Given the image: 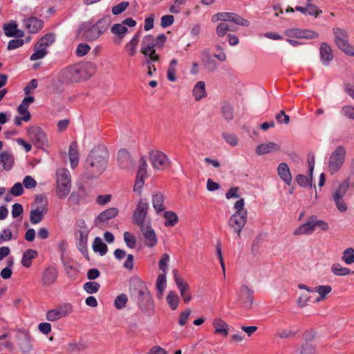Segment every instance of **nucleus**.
<instances>
[{"label":"nucleus","mask_w":354,"mask_h":354,"mask_svg":"<svg viewBox=\"0 0 354 354\" xmlns=\"http://www.w3.org/2000/svg\"><path fill=\"white\" fill-rule=\"evenodd\" d=\"M109 160V152L103 145L93 148L88 155L86 162V169L94 176L101 175L106 169Z\"/></svg>","instance_id":"nucleus-1"},{"label":"nucleus","mask_w":354,"mask_h":354,"mask_svg":"<svg viewBox=\"0 0 354 354\" xmlns=\"http://www.w3.org/2000/svg\"><path fill=\"white\" fill-rule=\"evenodd\" d=\"M94 73V67L91 64H76L62 69L59 78L64 83H76L90 78Z\"/></svg>","instance_id":"nucleus-2"},{"label":"nucleus","mask_w":354,"mask_h":354,"mask_svg":"<svg viewBox=\"0 0 354 354\" xmlns=\"http://www.w3.org/2000/svg\"><path fill=\"white\" fill-rule=\"evenodd\" d=\"M111 19L104 17L97 21L82 24L78 30V36L84 40L93 41L100 38L109 28Z\"/></svg>","instance_id":"nucleus-3"},{"label":"nucleus","mask_w":354,"mask_h":354,"mask_svg":"<svg viewBox=\"0 0 354 354\" xmlns=\"http://www.w3.org/2000/svg\"><path fill=\"white\" fill-rule=\"evenodd\" d=\"M212 22H217L221 21V22L217 26L216 33L219 37H223L225 35L228 30H234L227 22H234L237 25L242 26H249V21L241 17L234 13L230 12H219L214 15L212 17Z\"/></svg>","instance_id":"nucleus-4"},{"label":"nucleus","mask_w":354,"mask_h":354,"mask_svg":"<svg viewBox=\"0 0 354 354\" xmlns=\"http://www.w3.org/2000/svg\"><path fill=\"white\" fill-rule=\"evenodd\" d=\"M235 212L228 219L229 226L240 236L247 223L248 211L245 208V200L240 198L234 205Z\"/></svg>","instance_id":"nucleus-5"},{"label":"nucleus","mask_w":354,"mask_h":354,"mask_svg":"<svg viewBox=\"0 0 354 354\" xmlns=\"http://www.w3.org/2000/svg\"><path fill=\"white\" fill-rule=\"evenodd\" d=\"M56 195L59 199H64L71 189L70 172L66 168H60L56 173Z\"/></svg>","instance_id":"nucleus-6"},{"label":"nucleus","mask_w":354,"mask_h":354,"mask_svg":"<svg viewBox=\"0 0 354 354\" xmlns=\"http://www.w3.org/2000/svg\"><path fill=\"white\" fill-rule=\"evenodd\" d=\"M284 35L286 37V41L293 46L303 44L299 41L298 39H313L317 38L319 36L318 33L313 30L295 28L286 30Z\"/></svg>","instance_id":"nucleus-7"},{"label":"nucleus","mask_w":354,"mask_h":354,"mask_svg":"<svg viewBox=\"0 0 354 354\" xmlns=\"http://www.w3.org/2000/svg\"><path fill=\"white\" fill-rule=\"evenodd\" d=\"M333 33L337 47L347 55L354 57V47L348 42L347 32L340 28H334Z\"/></svg>","instance_id":"nucleus-8"},{"label":"nucleus","mask_w":354,"mask_h":354,"mask_svg":"<svg viewBox=\"0 0 354 354\" xmlns=\"http://www.w3.org/2000/svg\"><path fill=\"white\" fill-rule=\"evenodd\" d=\"M350 185V180L345 179L338 185L333 192V199L337 209L341 212H345L347 210V205L344 201V197L349 189Z\"/></svg>","instance_id":"nucleus-9"},{"label":"nucleus","mask_w":354,"mask_h":354,"mask_svg":"<svg viewBox=\"0 0 354 354\" xmlns=\"http://www.w3.org/2000/svg\"><path fill=\"white\" fill-rule=\"evenodd\" d=\"M346 149L339 146L332 152L328 159V171L331 174L337 172L344 163L346 158Z\"/></svg>","instance_id":"nucleus-10"},{"label":"nucleus","mask_w":354,"mask_h":354,"mask_svg":"<svg viewBox=\"0 0 354 354\" xmlns=\"http://www.w3.org/2000/svg\"><path fill=\"white\" fill-rule=\"evenodd\" d=\"M149 161L155 170L165 171L169 168L171 161L161 151L152 150L149 153Z\"/></svg>","instance_id":"nucleus-11"},{"label":"nucleus","mask_w":354,"mask_h":354,"mask_svg":"<svg viewBox=\"0 0 354 354\" xmlns=\"http://www.w3.org/2000/svg\"><path fill=\"white\" fill-rule=\"evenodd\" d=\"M236 302L245 310L250 309L254 303V291L248 285L243 284L237 294Z\"/></svg>","instance_id":"nucleus-12"},{"label":"nucleus","mask_w":354,"mask_h":354,"mask_svg":"<svg viewBox=\"0 0 354 354\" xmlns=\"http://www.w3.org/2000/svg\"><path fill=\"white\" fill-rule=\"evenodd\" d=\"M27 136L34 145L41 149L48 147L47 136L39 127L32 126L28 129Z\"/></svg>","instance_id":"nucleus-13"},{"label":"nucleus","mask_w":354,"mask_h":354,"mask_svg":"<svg viewBox=\"0 0 354 354\" xmlns=\"http://www.w3.org/2000/svg\"><path fill=\"white\" fill-rule=\"evenodd\" d=\"M36 207L30 211V220L32 224L40 223L48 211V201L42 196H37Z\"/></svg>","instance_id":"nucleus-14"},{"label":"nucleus","mask_w":354,"mask_h":354,"mask_svg":"<svg viewBox=\"0 0 354 354\" xmlns=\"http://www.w3.org/2000/svg\"><path fill=\"white\" fill-rule=\"evenodd\" d=\"M149 204L146 199H140L133 212L132 221L134 224L142 227L146 225L145 219L148 213Z\"/></svg>","instance_id":"nucleus-15"},{"label":"nucleus","mask_w":354,"mask_h":354,"mask_svg":"<svg viewBox=\"0 0 354 354\" xmlns=\"http://www.w3.org/2000/svg\"><path fill=\"white\" fill-rule=\"evenodd\" d=\"M73 310V306L69 303H65L53 309L48 310L46 314V319L49 322H56L69 315Z\"/></svg>","instance_id":"nucleus-16"},{"label":"nucleus","mask_w":354,"mask_h":354,"mask_svg":"<svg viewBox=\"0 0 354 354\" xmlns=\"http://www.w3.org/2000/svg\"><path fill=\"white\" fill-rule=\"evenodd\" d=\"M166 36L164 34H160L156 37L151 35H147L142 38L140 52L153 48H162L166 42Z\"/></svg>","instance_id":"nucleus-17"},{"label":"nucleus","mask_w":354,"mask_h":354,"mask_svg":"<svg viewBox=\"0 0 354 354\" xmlns=\"http://www.w3.org/2000/svg\"><path fill=\"white\" fill-rule=\"evenodd\" d=\"M295 11L300 12L305 16L309 15L315 17L322 12L317 6L311 3V0H307L305 6H296L295 8L288 6L285 10L286 13H293Z\"/></svg>","instance_id":"nucleus-18"},{"label":"nucleus","mask_w":354,"mask_h":354,"mask_svg":"<svg viewBox=\"0 0 354 354\" xmlns=\"http://www.w3.org/2000/svg\"><path fill=\"white\" fill-rule=\"evenodd\" d=\"M58 270L54 266L46 268L41 274L40 283L42 286L50 287L56 283Z\"/></svg>","instance_id":"nucleus-19"},{"label":"nucleus","mask_w":354,"mask_h":354,"mask_svg":"<svg viewBox=\"0 0 354 354\" xmlns=\"http://www.w3.org/2000/svg\"><path fill=\"white\" fill-rule=\"evenodd\" d=\"M174 279L184 303L188 304L192 299L189 284L178 276L177 272L174 274Z\"/></svg>","instance_id":"nucleus-20"},{"label":"nucleus","mask_w":354,"mask_h":354,"mask_svg":"<svg viewBox=\"0 0 354 354\" xmlns=\"http://www.w3.org/2000/svg\"><path fill=\"white\" fill-rule=\"evenodd\" d=\"M147 175V162L144 158L139 160L138 169L136 175V179L134 185V191H140L145 184V180Z\"/></svg>","instance_id":"nucleus-21"},{"label":"nucleus","mask_w":354,"mask_h":354,"mask_svg":"<svg viewBox=\"0 0 354 354\" xmlns=\"http://www.w3.org/2000/svg\"><path fill=\"white\" fill-rule=\"evenodd\" d=\"M140 227L144 236L145 245L150 248L155 247L158 243V238L151 225L147 223Z\"/></svg>","instance_id":"nucleus-22"},{"label":"nucleus","mask_w":354,"mask_h":354,"mask_svg":"<svg viewBox=\"0 0 354 354\" xmlns=\"http://www.w3.org/2000/svg\"><path fill=\"white\" fill-rule=\"evenodd\" d=\"M118 214V209L116 207L109 208L101 212L95 220V225L99 227H102L109 220L115 218Z\"/></svg>","instance_id":"nucleus-23"},{"label":"nucleus","mask_w":354,"mask_h":354,"mask_svg":"<svg viewBox=\"0 0 354 354\" xmlns=\"http://www.w3.org/2000/svg\"><path fill=\"white\" fill-rule=\"evenodd\" d=\"M24 25L30 33H37L43 28L44 22L35 17L24 20Z\"/></svg>","instance_id":"nucleus-24"},{"label":"nucleus","mask_w":354,"mask_h":354,"mask_svg":"<svg viewBox=\"0 0 354 354\" xmlns=\"http://www.w3.org/2000/svg\"><path fill=\"white\" fill-rule=\"evenodd\" d=\"M5 35L8 37L24 36V32L18 29V25L15 21H10L3 26Z\"/></svg>","instance_id":"nucleus-25"},{"label":"nucleus","mask_w":354,"mask_h":354,"mask_svg":"<svg viewBox=\"0 0 354 354\" xmlns=\"http://www.w3.org/2000/svg\"><path fill=\"white\" fill-rule=\"evenodd\" d=\"M314 218L313 216L308 218L307 221L299 225L295 231V235H308L311 234L315 230Z\"/></svg>","instance_id":"nucleus-26"},{"label":"nucleus","mask_w":354,"mask_h":354,"mask_svg":"<svg viewBox=\"0 0 354 354\" xmlns=\"http://www.w3.org/2000/svg\"><path fill=\"white\" fill-rule=\"evenodd\" d=\"M315 337V333L310 332L306 333L305 339L306 342L301 346V352L304 354H315L316 352L317 344L313 342Z\"/></svg>","instance_id":"nucleus-27"},{"label":"nucleus","mask_w":354,"mask_h":354,"mask_svg":"<svg viewBox=\"0 0 354 354\" xmlns=\"http://www.w3.org/2000/svg\"><path fill=\"white\" fill-rule=\"evenodd\" d=\"M212 326L214 328V333L216 335L227 337L229 333V325L221 318H215L212 321Z\"/></svg>","instance_id":"nucleus-28"},{"label":"nucleus","mask_w":354,"mask_h":354,"mask_svg":"<svg viewBox=\"0 0 354 354\" xmlns=\"http://www.w3.org/2000/svg\"><path fill=\"white\" fill-rule=\"evenodd\" d=\"M280 150V146L273 142H269L266 143H261L256 147V153L258 155H265L273 152H276Z\"/></svg>","instance_id":"nucleus-29"},{"label":"nucleus","mask_w":354,"mask_h":354,"mask_svg":"<svg viewBox=\"0 0 354 354\" xmlns=\"http://www.w3.org/2000/svg\"><path fill=\"white\" fill-rule=\"evenodd\" d=\"M0 163L3 169L10 171L15 165V157L12 152L3 151L0 153Z\"/></svg>","instance_id":"nucleus-30"},{"label":"nucleus","mask_w":354,"mask_h":354,"mask_svg":"<svg viewBox=\"0 0 354 354\" xmlns=\"http://www.w3.org/2000/svg\"><path fill=\"white\" fill-rule=\"evenodd\" d=\"M319 55L323 64L328 65L333 59L331 47L326 43H322L319 48Z\"/></svg>","instance_id":"nucleus-31"},{"label":"nucleus","mask_w":354,"mask_h":354,"mask_svg":"<svg viewBox=\"0 0 354 354\" xmlns=\"http://www.w3.org/2000/svg\"><path fill=\"white\" fill-rule=\"evenodd\" d=\"M277 173L280 178L288 185L292 183V175L288 165L285 162H281L278 165Z\"/></svg>","instance_id":"nucleus-32"},{"label":"nucleus","mask_w":354,"mask_h":354,"mask_svg":"<svg viewBox=\"0 0 354 354\" xmlns=\"http://www.w3.org/2000/svg\"><path fill=\"white\" fill-rule=\"evenodd\" d=\"M140 41L139 33H136L133 37L124 45V50L130 57H133L137 53L138 46Z\"/></svg>","instance_id":"nucleus-33"},{"label":"nucleus","mask_w":354,"mask_h":354,"mask_svg":"<svg viewBox=\"0 0 354 354\" xmlns=\"http://www.w3.org/2000/svg\"><path fill=\"white\" fill-rule=\"evenodd\" d=\"M68 156L71 167L72 169L76 168L79 163L80 154L78 151L77 145L75 142H73L70 145L68 150Z\"/></svg>","instance_id":"nucleus-34"},{"label":"nucleus","mask_w":354,"mask_h":354,"mask_svg":"<svg viewBox=\"0 0 354 354\" xmlns=\"http://www.w3.org/2000/svg\"><path fill=\"white\" fill-rule=\"evenodd\" d=\"M111 32L116 37L118 42L120 43L127 34L128 28L122 23L115 24L111 28Z\"/></svg>","instance_id":"nucleus-35"},{"label":"nucleus","mask_w":354,"mask_h":354,"mask_svg":"<svg viewBox=\"0 0 354 354\" xmlns=\"http://www.w3.org/2000/svg\"><path fill=\"white\" fill-rule=\"evenodd\" d=\"M332 291V287L329 285H319L313 288V292L318 293L319 296L315 299V302L319 303L326 299L327 295Z\"/></svg>","instance_id":"nucleus-36"},{"label":"nucleus","mask_w":354,"mask_h":354,"mask_svg":"<svg viewBox=\"0 0 354 354\" xmlns=\"http://www.w3.org/2000/svg\"><path fill=\"white\" fill-rule=\"evenodd\" d=\"M331 272L337 277H346L354 274V271H351L350 268L343 266L339 263H335L331 266Z\"/></svg>","instance_id":"nucleus-37"},{"label":"nucleus","mask_w":354,"mask_h":354,"mask_svg":"<svg viewBox=\"0 0 354 354\" xmlns=\"http://www.w3.org/2000/svg\"><path fill=\"white\" fill-rule=\"evenodd\" d=\"M165 300L171 310H176L178 308L180 297L175 290L168 291Z\"/></svg>","instance_id":"nucleus-38"},{"label":"nucleus","mask_w":354,"mask_h":354,"mask_svg":"<svg viewBox=\"0 0 354 354\" xmlns=\"http://www.w3.org/2000/svg\"><path fill=\"white\" fill-rule=\"evenodd\" d=\"M164 201V196L160 192H156L152 196L153 207L158 214L165 210Z\"/></svg>","instance_id":"nucleus-39"},{"label":"nucleus","mask_w":354,"mask_h":354,"mask_svg":"<svg viewBox=\"0 0 354 354\" xmlns=\"http://www.w3.org/2000/svg\"><path fill=\"white\" fill-rule=\"evenodd\" d=\"M38 255L36 250L32 249L26 250L24 253L21 258V265L25 268H30L32 266V260L35 259Z\"/></svg>","instance_id":"nucleus-40"},{"label":"nucleus","mask_w":354,"mask_h":354,"mask_svg":"<svg viewBox=\"0 0 354 354\" xmlns=\"http://www.w3.org/2000/svg\"><path fill=\"white\" fill-rule=\"evenodd\" d=\"M167 287V274L160 273L156 279V288L158 291V298L161 299Z\"/></svg>","instance_id":"nucleus-41"},{"label":"nucleus","mask_w":354,"mask_h":354,"mask_svg":"<svg viewBox=\"0 0 354 354\" xmlns=\"http://www.w3.org/2000/svg\"><path fill=\"white\" fill-rule=\"evenodd\" d=\"M177 65L178 60L176 59H172L168 65L167 70V78L169 82H174L178 79Z\"/></svg>","instance_id":"nucleus-42"},{"label":"nucleus","mask_w":354,"mask_h":354,"mask_svg":"<svg viewBox=\"0 0 354 354\" xmlns=\"http://www.w3.org/2000/svg\"><path fill=\"white\" fill-rule=\"evenodd\" d=\"M118 161L121 168L127 169L131 165L129 153L125 149H121L118 153Z\"/></svg>","instance_id":"nucleus-43"},{"label":"nucleus","mask_w":354,"mask_h":354,"mask_svg":"<svg viewBox=\"0 0 354 354\" xmlns=\"http://www.w3.org/2000/svg\"><path fill=\"white\" fill-rule=\"evenodd\" d=\"M195 100L199 101L206 96L205 84L203 81L198 82L192 91Z\"/></svg>","instance_id":"nucleus-44"},{"label":"nucleus","mask_w":354,"mask_h":354,"mask_svg":"<svg viewBox=\"0 0 354 354\" xmlns=\"http://www.w3.org/2000/svg\"><path fill=\"white\" fill-rule=\"evenodd\" d=\"M92 247L93 251L98 252L101 256L106 254L108 250L106 245L100 237H96L94 239Z\"/></svg>","instance_id":"nucleus-45"},{"label":"nucleus","mask_w":354,"mask_h":354,"mask_svg":"<svg viewBox=\"0 0 354 354\" xmlns=\"http://www.w3.org/2000/svg\"><path fill=\"white\" fill-rule=\"evenodd\" d=\"M55 41V35L48 33L43 36L36 44L41 48L47 50V48L52 45Z\"/></svg>","instance_id":"nucleus-46"},{"label":"nucleus","mask_w":354,"mask_h":354,"mask_svg":"<svg viewBox=\"0 0 354 354\" xmlns=\"http://www.w3.org/2000/svg\"><path fill=\"white\" fill-rule=\"evenodd\" d=\"M164 218L165 219V225L166 227H173L178 222V215L172 211H167L164 213Z\"/></svg>","instance_id":"nucleus-47"},{"label":"nucleus","mask_w":354,"mask_h":354,"mask_svg":"<svg viewBox=\"0 0 354 354\" xmlns=\"http://www.w3.org/2000/svg\"><path fill=\"white\" fill-rule=\"evenodd\" d=\"M342 261L346 265L354 263V248L349 247L342 252Z\"/></svg>","instance_id":"nucleus-48"},{"label":"nucleus","mask_w":354,"mask_h":354,"mask_svg":"<svg viewBox=\"0 0 354 354\" xmlns=\"http://www.w3.org/2000/svg\"><path fill=\"white\" fill-rule=\"evenodd\" d=\"M34 53L30 55V59L31 61H35L44 58L48 53V50L39 46L36 44L34 46Z\"/></svg>","instance_id":"nucleus-49"},{"label":"nucleus","mask_w":354,"mask_h":354,"mask_svg":"<svg viewBox=\"0 0 354 354\" xmlns=\"http://www.w3.org/2000/svg\"><path fill=\"white\" fill-rule=\"evenodd\" d=\"M169 261L170 257L167 253H164L161 255L158 261V268L162 271L161 273H167Z\"/></svg>","instance_id":"nucleus-50"},{"label":"nucleus","mask_w":354,"mask_h":354,"mask_svg":"<svg viewBox=\"0 0 354 354\" xmlns=\"http://www.w3.org/2000/svg\"><path fill=\"white\" fill-rule=\"evenodd\" d=\"M141 53L147 58L148 64L158 62L160 58V55L156 53L155 48L141 52Z\"/></svg>","instance_id":"nucleus-51"},{"label":"nucleus","mask_w":354,"mask_h":354,"mask_svg":"<svg viewBox=\"0 0 354 354\" xmlns=\"http://www.w3.org/2000/svg\"><path fill=\"white\" fill-rule=\"evenodd\" d=\"M17 238V234H13L10 228H5L2 230L0 234V244L4 242L10 241L11 239H16Z\"/></svg>","instance_id":"nucleus-52"},{"label":"nucleus","mask_w":354,"mask_h":354,"mask_svg":"<svg viewBox=\"0 0 354 354\" xmlns=\"http://www.w3.org/2000/svg\"><path fill=\"white\" fill-rule=\"evenodd\" d=\"M128 301V297L125 294H120L116 297L114 300V306L118 310L123 309L126 307Z\"/></svg>","instance_id":"nucleus-53"},{"label":"nucleus","mask_w":354,"mask_h":354,"mask_svg":"<svg viewBox=\"0 0 354 354\" xmlns=\"http://www.w3.org/2000/svg\"><path fill=\"white\" fill-rule=\"evenodd\" d=\"M100 284L95 281L86 282L84 285V290L88 294L97 292L100 289Z\"/></svg>","instance_id":"nucleus-54"},{"label":"nucleus","mask_w":354,"mask_h":354,"mask_svg":"<svg viewBox=\"0 0 354 354\" xmlns=\"http://www.w3.org/2000/svg\"><path fill=\"white\" fill-rule=\"evenodd\" d=\"M124 241L129 248H133L136 244V239L134 235L130 232H125L124 233Z\"/></svg>","instance_id":"nucleus-55"},{"label":"nucleus","mask_w":354,"mask_h":354,"mask_svg":"<svg viewBox=\"0 0 354 354\" xmlns=\"http://www.w3.org/2000/svg\"><path fill=\"white\" fill-rule=\"evenodd\" d=\"M91 49L88 44L85 43L80 44L76 48V55L78 57H83L86 55Z\"/></svg>","instance_id":"nucleus-56"},{"label":"nucleus","mask_w":354,"mask_h":354,"mask_svg":"<svg viewBox=\"0 0 354 354\" xmlns=\"http://www.w3.org/2000/svg\"><path fill=\"white\" fill-rule=\"evenodd\" d=\"M129 5L128 1H122L112 8V13L115 15H120L127 8Z\"/></svg>","instance_id":"nucleus-57"},{"label":"nucleus","mask_w":354,"mask_h":354,"mask_svg":"<svg viewBox=\"0 0 354 354\" xmlns=\"http://www.w3.org/2000/svg\"><path fill=\"white\" fill-rule=\"evenodd\" d=\"M191 314V310L189 308L186 309L183 311H182L180 313L179 317H178V324L181 326H185L188 320V318Z\"/></svg>","instance_id":"nucleus-58"},{"label":"nucleus","mask_w":354,"mask_h":354,"mask_svg":"<svg viewBox=\"0 0 354 354\" xmlns=\"http://www.w3.org/2000/svg\"><path fill=\"white\" fill-rule=\"evenodd\" d=\"M342 114L351 120H354V106L346 105L341 110Z\"/></svg>","instance_id":"nucleus-59"},{"label":"nucleus","mask_w":354,"mask_h":354,"mask_svg":"<svg viewBox=\"0 0 354 354\" xmlns=\"http://www.w3.org/2000/svg\"><path fill=\"white\" fill-rule=\"evenodd\" d=\"M28 108L20 104L18 106L17 111L19 115L22 116L24 122H28L30 119V113L28 111Z\"/></svg>","instance_id":"nucleus-60"},{"label":"nucleus","mask_w":354,"mask_h":354,"mask_svg":"<svg viewBox=\"0 0 354 354\" xmlns=\"http://www.w3.org/2000/svg\"><path fill=\"white\" fill-rule=\"evenodd\" d=\"M223 138L225 141L232 147H235L238 145V139L236 136L232 133H224Z\"/></svg>","instance_id":"nucleus-61"},{"label":"nucleus","mask_w":354,"mask_h":354,"mask_svg":"<svg viewBox=\"0 0 354 354\" xmlns=\"http://www.w3.org/2000/svg\"><path fill=\"white\" fill-rule=\"evenodd\" d=\"M174 22V17L173 15H167L161 17V26L162 28H167L172 25Z\"/></svg>","instance_id":"nucleus-62"},{"label":"nucleus","mask_w":354,"mask_h":354,"mask_svg":"<svg viewBox=\"0 0 354 354\" xmlns=\"http://www.w3.org/2000/svg\"><path fill=\"white\" fill-rule=\"evenodd\" d=\"M23 185L27 189H32L36 187L37 182L32 176H26L23 180Z\"/></svg>","instance_id":"nucleus-63"},{"label":"nucleus","mask_w":354,"mask_h":354,"mask_svg":"<svg viewBox=\"0 0 354 354\" xmlns=\"http://www.w3.org/2000/svg\"><path fill=\"white\" fill-rule=\"evenodd\" d=\"M24 192L23 185L20 183H16L11 188L10 193L15 196H19Z\"/></svg>","instance_id":"nucleus-64"}]
</instances>
